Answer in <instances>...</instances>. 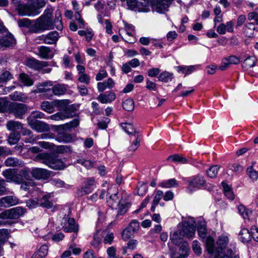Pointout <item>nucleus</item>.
I'll return each instance as SVG.
<instances>
[{"mask_svg":"<svg viewBox=\"0 0 258 258\" xmlns=\"http://www.w3.org/2000/svg\"><path fill=\"white\" fill-rule=\"evenodd\" d=\"M51 90L54 95L60 96L66 93L67 87L66 85L58 84L53 86H52Z\"/></svg>","mask_w":258,"mask_h":258,"instance_id":"b1692460","label":"nucleus"},{"mask_svg":"<svg viewBox=\"0 0 258 258\" xmlns=\"http://www.w3.org/2000/svg\"><path fill=\"white\" fill-rule=\"evenodd\" d=\"M35 160L39 161L49 167L55 169H62L64 167V164L62 160L54 154L46 152L37 155Z\"/></svg>","mask_w":258,"mask_h":258,"instance_id":"7ed1b4c3","label":"nucleus"},{"mask_svg":"<svg viewBox=\"0 0 258 258\" xmlns=\"http://www.w3.org/2000/svg\"><path fill=\"white\" fill-rule=\"evenodd\" d=\"M130 206L131 204L128 203H126L124 205L119 206L117 212V216L124 214L127 212V209L130 207Z\"/></svg>","mask_w":258,"mask_h":258,"instance_id":"69168bd1","label":"nucleus"},{"mask_svg":"<svg viewBox=\"0 0 258 258\" xmlns=\"http://www.w3.org/2000/svg\"><path fill=\"white\" fill-rule=\"evenodd\" d=\"M102 237V231L98 230L94 235L93 240L91 244L94 247H97L101 243Z\"/></svg>","mask_w":258,"mask_h":258,"instance_id":"c03bdc74","label":"nucleus"},{"mask_svg":"<svg viewBox=\"0 0 258 258\" xmlns=\"http://www.w3.org/2000/svg\"><path fill=\"white\" fill-rule=\"evenodd\" d=\"M22 125L19 121L11 120L7 122L6 127L8 130L14 131L20 130L22 128Z\"/></svg>","mask_w":258,"mask_h":258,"instance_id":"72a5a7b5","label":"nucleus"},{"mask_svg":"<svg viewBox=\"0 0 258 258\" xmlns=\"http://www.w3.org/2000/svg\"><path fill=\"white\" fill-rule=\"evenodd\" d=\"M26 205L30 209L35 208L39 205V202L36 199H29L27 201Z\"/></svg>","mask_w":258,"mask_h":258,"instance_id":"338daca9","label":"nucleus"},{"mask_svg":"<svg viewBox=\"0 0 258 258\" xmlns=\"http://www.w3.org/2000/svg\"><path fill=\"white\" fill-rule=\"evenodd\" d=\"M27 122L32 130L36 131L38 133L46 132L50 130L48 124L42 121L30 120V122Z\"/></svg>","mask_w":258,"mask_h":258,"instance_id":"9d476101","label":"nucleus"},{"mask_svg":"<svg viewBox=\"0 0 258 258\" xmlns=\"http://www.w3.org/2000/svg\"><path fill=\"white\" fill-rule=\"evenodd\" d=\"M206 180L203 176L198 174L191 178L189 181L187 191L189 194L193 193L195 190L204 186Z\"/></svg>","mask_w":258,"mask_h":258,"instance_id":"39448f33","label":"nucleus"},{"mask_svg":"<svg viewBox=\"0 0 258 258\" xmlns=\"http://www.w3.org/2000/svg\"><path fill=\"white\" fill-rule=\"evenodd\" d=\"M27 110V106L24 104L11 102L9 111L16 118L22 119Z\"/></svg>","mask_w":258,"mask_h":258,"instance_id":"0eeeda50","label":"nucleus"},{"mask_svg":"<svg viewBox=\"0 0 258 258\" xmlns=\"http://www.w3.org/2000/svg\"><path fill=\"white\" fill-rule=\"evenodd\" d=\"M197 230L199 236L204 239L207 235V228L206 222L203 220H199L197 223Z\"/></svg>","mask_w":258,"mask_h":258,"instance_id":"393cba45","label":"nucleus"},{"mask_svg":"<svg viewBox=\"0 0 258 258\" xmlns=\"http://www.w3.org/2000/svg\"><path fill=\"white\" fill-rule=\"evenodd\" d=\"M114 85V82L111 78L108 79L103 82L97 83V89L99 92H103L106 89H111Z\"/></svg>","mask_w":258,"mask_h":258,"instance_id":"4be33fe9","label":"nucleus"},{"mask_svg":"<svg viewBox=\"0 0 258 258\" xmlns=\"http://www.w3.org/2000/svg\"><path fill=\"white\" fill-rule=\"evenodd\" d=\"M19 140V135L18 133H13L10 134L8 142L11 145H13L17 143Z\"/></svg>","mask_w":258,"mask_h":258,"instance_id":"13d9d810","label":"nucleus"},{"mask_svg":"<svg viewBox=\"0 0 258 258\" xmlns=\"http://www.w3.org/2000/svg\"><path fill=\"white\" fill-rule=\"evenodd\" d=\"M137 243L138 242L136 240L133 239L130 240L127 244V246L124 248L123 253H125L127 249L133 250L135 249Z\"/></svg>","mask_w":258,"mask_h":258,"instance_id":"680f3d73","label":"nucleus"},{"mask_svg":"<svg viewBox=\"0 0 258 258\" xmlns=\"http://www.w3.org/2000/svg\"><path fill=\"white\" fill-rule=\"evenodd\" d=\"M102 237H104L103 242L105 244H111L114 239L113 233L107 230L102 231Z\"/></svg>","mask_w":258,"mask_h":258,"instance_id":"a18cd8bd","label":"nucleus"},{"mask_svg":"<svg viewBox=\"0 0 258 258\" xmlns=\"http://www.w3.org/2000/svg\"><path fill=\"white\" fill-rule=\"evenodd\" d=\"M221 184L225 196L230 200H234L235 196L230 187L224 181L222 182Z\"/></svg>","mask_w":258,"mask_h":258,"instance_id":"4c0bfd02","label":"nucleus"},{"mask_svg":"<svg viewBox=\"0 0 258 258\" xmlns=\"http://www.w3.org/2000/svg\"><path fill=\"white\" fill-rule=\"evenodd\" d=\"M163 197V192L161 190H158L154 198V200L152 202L153 204L154 205H158L160 201V200Z\"/></svg>","mask_w":258,"mask_h":258,"instance_id":"774afa93","label":"nucleus"},{"mask_svg":"<svg viewBox=\"0 0 258 258\" xmlns=\"http://www.w3.org/2000/svg\"><path fill=\"white\" fill-rule=\"evenodd\" d=\"M11 102L6 97L0 98V112L4 113L9 111Z\"/></svg>","mask_w":258,"mask_h":258,"instance_id":"473e14b6","label":"nucleus"},{"mask_svg":"<svg viewBox=\"0 0 258 258\" xmlns=\"http://www.w3.org/2000/svg\"><path fill=\"white\" fill-rule=\"evenodd\" d=\"M139 135H137L135 137V140L134 141L131 145L129 146L128 149L131 151H135L140 146V140L139 139Z\"/></svg>","mask_w":258,"mask_h":258,"instance_id":"4d7b16f0","label":"nucleus"},{"mask_svg":"<svg viewBox=\"0 0 258 258\" xmlns=\"http://www.w3.org/2000/svg\"><path fill=\"white\" fill-rule=\"evenodd\" d=\"M10 98L14 101L25 102L28 99L27 95L22 92H15L10 95Z\"/></svg>","mask_w":258,"mask_h":258,"instance_id":"58836bf2","label":"nucleus"},{"mask_svg":"<svg viewBox=\"0 0 258 258\" xmlns=\"http://www.w3.org/2000/svg\"><path fill=\"white\" fill-rule=\"evenodd\" d=\"M44 114L39 111H35L31 112V114L27 117V122L32 121H39L37 118H44Z\"/></svg>","mask_w":258,"mask_h":258,"instance_id":"49530a36","label":"nucleus"},{"mask_svg":"<svg viewBox=\"0 0 258 258\" xmlns=\"http://www.w3.org/2000/svg\"><path fill=\"white\" fill-rule=\"evenodd\" d=\"M17 10L18 14L22 16H35L40 13V11L35 9L32 5L19 4Z\"/></svg>","mask_w":258,"mask_h":258,"instance_id":"423d86ee","label":"nucleus"},{"mask_svg":"<svg viewBox=\"0 0 258 258\" xmlns=\"http://www.w3.org/2000/svg\"><path fill=\"white\" fill-rule=\"evenodd\" d=\"M256 58L254 56H248L244 59L242 66L245 70L253 67L256 65Z\"/></svg>","mask_w":258,"mask_h":258,"instance_id":"2f4dec72","label":"nucleus"},{"mask_svg":"<svg viewBox=\"0 0 258 258\" xmlns=\"http://www.w3.org/2000/svg\"><path fill=\"white\" fill-rule=\"evenodd\" d=\"M229 243V238L227 235H222L218 237L217 241V249L220 251V254L222 255L223 251Z\"/></svg>","mask_w":258,"mask_h":258,"instance_id":"aec40b11","label":"nucleus"},{"mask_svg":"<svg viewBox=\"0 0 258 258\" xmlns=\"http://www.w3.org/2000/svg\"><path fill=\"white\" fill-rule=\"evenodd\" d=\"M80 121L78 119H74L69 122L59 125V127L63 130L71 131L72 128L77 127Z\"/></svg>","mask_w":258,"mask_h":258,"instance_id":"c9c22d12","label":"nucleus"},{"mask_svg":"<svg viewBox=\"0 0 258 258\" xmlns=\"http://www.w3.org/2000/svg\"><path fill=\"white\" fill-rule=\"evenodd\" d=\"M255 26L252 23H248L243 28L244 33L248 37H252L253 36Z\"/></svg>","mask_w":258,"mask_h":258,"instance_id":"ea45409f","label":"nucleus"},{"mask_svg":"<svg viewBox=\"0 0 258 258\" xmlns=\"http://www.w3.org/2000/svg\"><path fill=\"white\" fill-rule=\"evenodd\" d=\"M15 42L13 36L7 32L0 38V47H10L15 44Z\"/></svg>","mask_w":258,"mask_h":258,"instance_id":"6ab92c4d","label":"nucleus"},{"mask_svg":"<svg viewBox=\"0 0 258 258\" xmlns=\"http://www.w3.org/2000/svg\"><path fill=\"white\" fill-rule=\"evenodd\" d=\"M5 164L7 167H21L24 163L17 158L11 157L5 160Z\"/></svg>","mask_w":258,"mask_h":258,"instance_id":"cd10ccee","label":"nucleus"},{"mask_svg":"<svg viewBox=\"0 0 258 258\" xmlns=\"http://www.w3.org/2000/svg\"><path fill=\"white\" fill-rule=\"evenodd\" d=\"M52 86L51 81H46L42 82L37 86V89L35 91V93H45L51 90L50 87Z\"/></svg>","mask_w":258,"mask_h":258,"instance_id":"bb28decb","label":"nucleus"},{"mask_svg":"<svg viewBox=\"0 0 258 258\" xmlns=\"http://www.w3.org/2000/svg\"><path fill=\"white\" fill-rule=\"evenodd\" d=\"M64 100H58L55 102H49L47 101H43L41 104V109L48 113H52L54 111V104L60 105L63 103Z\"/></svg>","mask_w":258,"mask_h":258,"instance_id":"2eb2a0df","label":"nucleus"},{"mask_svg":"<svg viewBox=\"0 0 258 258\" xmlns=\"http://www.w3.org/2000/svg\"><path fill=\"white\" fill-rule=\"evenodd\" d=\"M122 107L127 111H132L134 109V101L132 99H126L122 102Z\"/></svg>","mask_w":258,"mask_h":258,"instance_id":"09e8293b","label":"nucleus"},{"mask_svg":"<svg viewBox=\"0 0 258 258\" xmlns=\"http://www.w3.org/2000/svg\"><path fill=\"white\" fill-rule=\"evenodd\" d=\"M63 230L66 232H77L78 230V226L76 224L73 218H69L67 224L64 226Z\"/></svg>","mask_w":258,"mask_h":258,"instance_id":"5701e85b","label":"nucleus"},{"mask_svg":"<svg viewBox=\"0 0 258 258\" xmlns=\"http://www.w3.org/2000/svg\"><path fill=\"white\" fill-rule=\"evenodd\" d=\"M116 95L112 92H109L107 95L105 94H100L97 99L103 104L110 103L115 99Z\"/></svg>","mask_w":258,"mask_h":258,"instance_id":"412c9836","label":"nucleus"},{"mask_svg":"<svg viewBox=\"0 0 258 258\" xmlns=\"http://www.w3.org/2000/svg\"><path fill=\"white\" fill-rule=\"evenodd\" d=\"M20 130L21 133L23 136L28 137L25 139V142L26 143H33L38 140L39 137L37 136V135L33 134L30 130L26 127H23V125Z\"/></svg>","mask_w":258,"mask_h":258,"instance_id":"a211bd4d","label":"nucleus"},{"mask_svg":"<svg viewBox=\"0 0 258 258\" xmlns=\"http://www.w3.org/2000/svg\"><path fill=\"white\" fill-rule=\"evenodd\" d=\"M247 173L249 177L253 181H256L258 178V172L253 170L252 166H250L247 169Z\"/></svg>","mask_w":258,"mask_h":258,"instance_id":"5fc2aeb1","label":"nucleus"},{"mask_svg":"<svg viewBox=\"0 0 258 258\" xmlns=\"http://www.w3.org/2000/svg\"><path fill=\"white\" fill-rule=\"evenodd\" d=\"M50 49L48 47L41 46L38 48V55L44 59H47L49 57Z\"/></svg>","mask_w":258,"mask_h":258,"instance_id":"37998d69","label":"nucleus"},{"mask_svg":"<svg viewBox=\"0 0 258 258\" xmlns=\"http://www.w3.org/2000/svg\"><path fill=\"white\" fill-rule=\"evenodd\" d=\"M51 183L57 187H66L68 188L70 185L64 183V181L59 179H53L51 180Z\"/></svg>","mask_w":258,"mask_h":258,"instance_id":"052dcab7","label":"nucleus"},{"mask_svg":"<svg viewBox=\"0 0 258 258\" xmlns=\"http://www.w3.org/2000/svg\"><path fill=\"white\" fill-rule=\"evenodd\" d=\"M62 113L63 117H64V119L66 118H69L73 117L75 114V112L70 107L66 106L63 110Z\"/></svg>","mask_w":258,"mask_h":258,"instance_id":"603ef678","label":"nucleus"},{"mask_svg":"<svg viewBox=\"0 0 258 258\" xmlns=\"http://www.w3.org/2000/svg\"><path fill=\"white\" fill-rule=\"evenodd\" d=\"M18 199L14 196H6L0 199V207L8 208L17 205Z\"/></svg>","mask_w":258,"mask_h":258,"instance_id":"dca6fc26","label":"nucleus"},{"mask_svg":"<svg viewBox=\"0 0 258 258\" xmlns=\"http://www.w3.org/2000/svg\"><path fill=\"white\" fill-rule=\"evenodd\" d=\"M220 167L218 165L211 166L206 171L207 175L210 178H215L219 172Z\"/></svg>","mask_w":258,"mask_h":258,"instance_id":"de8ad7c7","label":"nucleus"},{"mask_svg":"<svg viewBox=\"0 0 258 258\" xmlns=\"http://www.w3.org/2000/svg\"><path fill=\"white\" fill-rule=\"evenodd\" d=\"M26 213V209L17 207L0 213V226L10 224L8 220L17 219Z\"/></svg>","mask_w":258,"mask_h":258,"instance_id":"20e7f679","label":"nucleus"},{"mask_svg":"<svg viewBox=\"0 0 258 258\" xmlns=\"http://www.w3.org/2000/svg\"><path fill=\"white\" fill-rule=\"evenodd\" d=\"M78 80L80 83L88 85L90 82V77L86 73L83 74L78 76Z\"/></svg>","mask_w":258,"mask_h":258,"instance_id":"6e6d98bb","label":"nucleus"},{"mask_svg":"<svg viewBox=\"0 0 258 258\" xmlns=\"http://www.w3.org/2000/svg\"><path fill=\"white\" fill-rule=\"evenodd\" d=\"M53 10L52 9H46L43 14L37 18L33 26L30 28L33 33H42L46 30L54 28L53 22L52 19Z\"/></svg>","mask_w":258,"mask_h":258,"instance_id":"f03ea898","label":"nucleus"},{"mask_svg":"<svg viewBox=\"0 0 258 258\" xmlns=\"http://www.w3.org/2000/svg\"><path fill=\"white\" fill-rule=\"evenodd\" d=\"M140 227L139 223L137 220H133L129 226L122 232V237L124 240H127L133 237L138 231Z\"/></svg>","mask_w":258,"mask_h":258,"instance_id":"6e6552de","label":"nucleus"},{"mask_svg":"<svg viewBox=\"0 0 258 258\" xmlns=\"http://www.w3.org/2000/svg\"><path fill=\"white\" fill-rule=\"evenodd\" d=\"M168 160H172L174 162H181L182 163H185L186 160L185 158L180 157L177 154H175L174 155L170 156L167 158Z\"/></svg>","mask_w":258,"mask_h":258,"instance_id":"0e129e2a","label":"nucleus"},{"mask_svg":"<svg viewBox=\"0 0 258 258\" xmlns=\"http://www.w3.org/2000/svg\"><path fill=\"white\" fill-rule=\"evenodd\" d=\"M53 26L58 30L62 29L63 25L61 21V13L59 10H57L55 12V18L53 21Z\"/></svg>","mask_w":258,"mask_h":258,"instance_id":"7c9ffc66","label":"nucleus"},{"mask_svg":"<svg viewBox=\"0 0 258 258\" xmlns=\"http://www.w3.org/2000/svg\"><path fill=\"white\" fill-rule=\"evenodd\" d=\"M95 185L94 178H89L86 179L85 185L78 190L77 194L79 197H81L85 194H88L92 192Z\"/></svg>","mask_w":258,"mask_h":258,"instance_id":"1a4fd4ad","label":"nucleus"},{"mask_svg":"<svg viewBox=\"0 0 258 258\" xmlns=\"http://www.w3.org/2000/svg\"><path fill=\"white\" fill-rule=\"evenodd\" d=\"M195 225L196 222L192 218L190 219V221H184L180 228L171 233L170 239L172 242L178 245L181 243L184 237L192 238L195 234Z\"/></svg>","mask_w":258,"mask_h":258,"instance_id":"f257e3e1","label":"nucleus"},{"mask_svg":"<svg viewBox=\"0 0 258 258\" xmlns=\"http://www.w3.org/2000/svg\"><path fill=\"white\" fill-rule=\"evenodd\" d=\"M15 173V172L14 170L8 169L3 171L2 174L6 179L7 182H12L14 179V175Z\"/></svg>","mask_w":258,"mask_h":258,"instance_id":"8fccbe9b","label":"nucleus"},{"mask_svg":"<svg viewBox=\"0 0 258 258\" xmlns=\"http://www.w3.org/2000/svg\"><path fill=\"white\" fill-rule=\"evenodd\" d=\"M120 126L122 128L128 135H133L136 137L139 134V132L134 128L132 123H121Z\"/></svg>","mask_w":258,"mask_h":258,"instance_id":"c85d7f7f","label":"nucleus"},{"mask_svg":"<svg viewBox=\"0 0 258 258\" xmlns=\"http://www.w3.org/2000/svg\"><path fill=\"white\" fill-rule=\"evenodd\" d=\"M159 185L163 188H169L172 187H177L178 186V182L175 179L172 178L167 180H164L161 182Z\"/></svg>","mask_w":258,"mask_h":258,"instance_id":"c756f323","label":"nucleus"},{"mask_svg":"<svg viewBox=\"0 0 258 258\" xmlns=\"http://www.w3.org/2000/svg\"><path fill=\"white\" fill-rule=\"evenodd\" d=\"M49 195L43 196L42 198L39 200V205L43 208H51L52 207L53 204L49 200Z\"/></svg>","mask_w":258,"mask_h":258,"instance_id":"79ce46f5","label":"nucleus"},{"mask_svg":"<svg viewBox=\"0 0 258 258\" xmlns=\"http://www.w3.org/2000/svg\"><path fill=\"white\" fill-rule=\"evenodd\" d=\"M206 248L209 253L211 254V257L214 256V258H219L220 251L218 250L217 247L214 248V240L211 237H208L206 240Z\"/></svg>","mask_w":258,"mask_h":258,"instance_id":"ddd939ff","label":"nucleus"},{"mask_svg":"<svg viewBox=\"0 0 258 258\" xmlns=\"http://www.w3.org/2000/svg\"><path fill=\"white\" fill-rule=\"evenodd\" d=\"M251 231L250 232L246 228H243L239 233L240 238L242 242L250 241L251 239Z\"/></svg>","mask_w":258,"mask_h":258,"instance_id":"e433bc0d","label":"nucleus"},{"mask_svg":"<svg viewBox=\"0 0 258 258\" xmlns=\"http://www.w3.org/2000/svg\"><path fill=\"white\" fill-rule=\"evenodd\" d=\"M12 78V75L9 71H4L0 76V82H7Z\"/></svg>","mask_w":258,"mask_h":258,"instance_id":"e2e57ef3","label":"nucleus"},{"mask_svg":"<svg viewBox=\"0 0 258 258\" xmlns=\"http://www.w3.org/2000/svg\"><path fill=\"white\" fill-rule=\"evenodd\" d=\"M32 176L37 179H47L50 176V173L46 169L36 168L31 172Z\"/></svg>","mask_w":258,"mask_h":258,"instance_id":"f3484780","label":"nucleus"},{"mask_svg":"<svg viewBox=\"0 0 258 258\" xmlns=\"http://www.w3.org/2000/svg\"><path fill=\"white\" fill-rule=\"evenodd\" d=\"M173 0H156L153 7L154 11L157 13L163 14L168 11V8Z\"/></svg>","mask_w":258,"mask_h":258,"instance_id":"f8f14e48","label":"nucleus"},{"mask_svg":"<svg viewBox=\"0 0 258 258\" xmlns=\"http://www.w3.org/2000/svg\"><path fill=\"white\" fill-rule=\"evenodd\" d=\"M20 79L21 82L26 86H31L33 84V81L29 76L25 74H21L20 75Z\"/></svg>","mask_w":258,"mask_h":258,"instance_id":"3c124183","label":"nucleus"},{"mask_svg":"<svg viewBox=\"0 0 258 258\" xmlns=\"http://www.w3.org/2000/svg\"><path fill=\"white\" fill-rule=\"evenodd\" d=\"M26 64L34 70H38L47 67L48 64L46 61H39L34 58L27 60Z\"/></svg>","mask_w":258,"mask_h":258,"instance_id":"4468645a","label":"nucleus"},{"mask_svg":"<svg viewBox=\"0 0 258 258\" xmlns=\"http://www.w3.org/2000/svg\"><path fill=\"white\" fill-rule=\"evenodd\" d=\"M238 210L239 213L243 217L244 219L248 218L249 212L243 205H239L238 207Z\"/></svg>","mask_w":258,"mask_h":258,"instance_id":"bf43d9fd","label":"nucleus"},{"mask_svg":"<svg viewBox=\"0 0 258 258\" xmlns=\"http://www.w3.org/2000/svg\"><path fill=\"white\" fill-rule=\"evenodd\" d=\"M117 189L115 185H112L110 186L108 188L106 192L107 201L108 200L113 201H116L117 199Z\"/></svg>","mask_w":258,"mask_h":258,"instance_id":"a878e982","label":"nucleus"},{"mask_svg":"<svg viewBox=\"0 0 258 258\" xmlns=\"http://www.w3.org/2000/svg\"><path fill=\"white\" fill-rule=\"evenodd\" d=\"M59 36L57 31H52L47 35H42L39 36L37 39L43 41V42L47 44H55Z\"/></svg>","mask_w":258,"mask_h":258,"instance_id":"9b49d317","label":"nucleus"},{"mask_svg":"<svg viewBox=\"0 0 258 258\" xmlns=\"http://www.w3.org/2000/svg\"><path fill=\"white\" fill-rule=\"evenodd\" d=\"M48 249V246L46 245H42L31 258H42L45 257L47 254Z\"/></svg>","mask_w":258,"mask_h":258,"instance_id":"f704fd0d","label":"nucleus"},{"mask_svg":"<svg viewBox=\"0 0 258 258\" xmlns=\"http://www.w3.org/2000/svg\"><path fill=\"white\" fill-rule=\"evenodd\" d=\"M57 139L59 142L68 143L72 141V137L70 134L67 133H60L58 134Z\"/></svg>","mask_w":258,"mask_h":258,"instance_id":"864d4df0","label":"nucleus"},{"mask_svg":"<svg viewBox=\"0 0 258 258\" xmlns=\"http://www.w3.org/2000/svg\"><path fill=\"white\" fill-rule=\"evenodd\" d=\"M158 79L159 81L167 83L172 81L173 79V74L164 71L159 75Z\"/></svg>","mask_w":258,"mask_h":258,"instance_id":"a19ab883","label":"nucleus"}]
</instances>
